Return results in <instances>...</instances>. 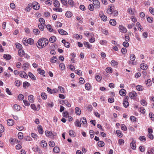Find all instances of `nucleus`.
<instances>
[{"instance_id":"1","label":"nucleus","mask_w":154,"mask_h":154,"mask_svg":"<svg viewBox=\"0 0 154 154\" xmlns=\"http://www.w3.org/2000/svg\"><path fill=\"white\" fill-rule=\"evenodd\" d=\"M49 43L48 40L45 38H41L38 41L37 46L39 48H42L47 46Z\"/></svg>"},{"instance_id":"2","label":"nucleus","mask_w":154,"mask_h":154,"mask_svg":"<svg viewBox=\"0 0 154 154\" xmlns=\"http://www.w3.org/2000/svg\"><path fill=\"white\" fill-rule=\"evenodd\" d=\"M45 133L46 136L51 138L54 137V136L56 134V133H55L54 134L52 132L49 131H45Z\"/></svg>"},{"instance_id":"3","label":"nucleus","mask_w":154,"mask_h":154,"mask_svg":"<svg viewBox=\"0 0 154 154\" xmlns=\"http://www.w3.org/2000/svg\"><path fill=\"white\" fill-rule=\"evenodd\" d=\"M137 94L134 91H132L129 93V96L132 99H134L137 96Z\"/></svg>"},{"instance_id":"4","label":"nucleus","mask_w":154,"mask_h":154,"mask_svg":"<svg viewBox=\"0 0 154 154\" xmlns=\"http://www.w3.org/2000/svg\"><path fill=\"white\" fill-rule=\"evenodd\" d=\"M119 28L120 32L123 33H126L127 32L126 28L122 25H120L119 26Z\"/></svg>"},{"instance_id":"5","label":"nucleus","mask_w":154,"mask_h":154,"mask_svg":"<svg viewBox=\"0 0 154 154\" xmlns=\"http://www.w3.org/2000/svg\"><path fill=\"white\" fill-rule=\"evenodd\" d=\"M114 10V7L112 5L110 6L107 9L106 12L109 14H112V11Z\"/></svg>"},{"instance_id":"6","label":"nucleus","mask_w":154,"mask_h":154,"mask_svg":"<svg viewBox=\"0 0 154 154\" xmlns=\"http://www.w3.org/2000/svg\"><path fill=\"white\" fill-rule=\"evenodd\" d=\"M18 74L22 78L27 79L28 76L26 73L23 71H21L19 72Z\"/></svg>"},{"instance_id":"7","label":"nucleus","mask_w":154,"mask_h":154,"mask_svg":"<svg viewBox=\"0 0 154 154\" xmlns=\"http://www.w3.org/2000/svg\"><path fill=\"white\" fill-rule=\"evenodd\" d=\"M93 4L94 5L95 9H98L100 8V3L99 1L97 0H94Z\"/></svg>"},{"instance_id":"8","label":"nucleus","mask_w":154,"mask_h":154,"mask_svg":"<svg viewBox=\"0 0 154 154\" xmlns=\"http://www.w3.org/2000/svg\"><path fill=\"white\" fill-rule=\"evenodd\" d=\"M32 7L34 9L38 10L40 8L39 4L37 2H35L32 4Z\"/></svg>"},{"instance_id":"9","label":"nucleus","mask_w":154,"mask_h":154,"mask_svg":"<svg viewBox=\"0 0 154 154\" xmlns=\"http://www.w3.org/2000/svg\"><path fill=\"white\" fill-rule=\"evenodd\" d=\"M58 31L59 33L62 35H66L68 34V33L66 31L62 29H59Z\"/></svg>"},{"instance_id":"10","label":"nucleus","mask_w":154,"mask_h":154,"mask_svg":"<svg viewBox=\"0 0 154 154\" xmlns=\"http://www.w3.org/2000/svg\"><path fill=\"white\" fill-rule=\"evenodd\" d=\"M29 63L27 62L24 63L22 67L23 69L25 70H26L29 68Z\"/></svg>"},{"instance_id":"11","label":"nucleus","mask_w":154,"mask_h":154,"mask_svg":"<svg viewBox=\"0 0 154 154\" xmlns=\"http://www.w3.org/2000/svg\"><path fill=\"white\" fill-rule=\"evenodd\" d=\"M7 123L9 126H12L14 124V122L12 119H9L7 121Z\"/></svg>"},{"instance_id":"12","label":"nucleus","mask_w":154,"mask_h":154,"mask_svg":"<svg viewBox=\"0 0 154 154\" xmlns=\"http://www.w3.org/2000/svg\"><path fill=\"white\" fill-rule=\"evenodd\" d=\"M62 103H63L66 106L69 107H70L71 106V104L69 103L68 101L66 100H62Z\"/></svg>"},{"instance_id":"13","label":"nucleus","mask_w":154,"mask_h":154,"mask_svg":"<svg viewBox=\"0 0 154 154\" xmlns=\"http://www.w3.org/2000/svg\"><path fill=\"white\" fill-rule=\"evenodd\" d=\"M38 130L40 134H42L43 133V130L42 127L41 125H38Z\"/></svg>"},{"instance_id":"14","label":"nucleus","mask_w":154,"mask_h":154,"mask_svg":"<svg viewBox=\"0 0 154 154\" xmlns=\"http://www.w3.org/2000/svg\"><path fill=\"white\" fill-rule=\"evenodd\" d=\"M57 60V58L55 56H54L50 60V62L53 63H55Z\"/></svg>"},{"instance_id":"15","label":"nucleus","mask_w":154,"mask_h":154,"mask_svg":"<svg viewBox=\"0 0 154 154\" xmlns=\"http://www.w3.org/2000/svg\"><path fill=\"white\" fill-rule=\"evenodd\" d=\"M25 53L24 50L21 49H20L18 51V54L20 56L22 57L24 56Z\"/></svg>"},{"instance_id":"16","label":"nucleus","mask_w":154,"mask_h":154,"mask_svg":"<svg viewBox=\"0 0 154 154\" xmlns=\"http://www.w3.org/2000/svg\"><path fill=\"white\" fill-rule=\"evenodd\" d=\"M135 142L132 141L130 144V146L132 149H135L136 148V145L135 144Z\"/></svg>"},{"instance_id":"17","label":"nucleus","mask_w":154,"mask_h":154,"mask_svg":"<svg viewBox=\"0 0 154 154\" xmlns=\"http://www.w3.org/2000/svg\"><path fill=\"white\" fill-rule=\"evenodd\" d=\"M109 24L112 26H115L116 24V20L114 19H111L109 21Z\"/></svg>"},{"instance_id":"18","label":"nucleus","mask_w":154,"mask_h":154,"mask_svg":"<svg viewBox=\"0 0 154 154\" xmlns=\"http://www.w3.org/2000/svg\"><path fill=\"white\" fill-rule=\"evenodd\" d=\"M28 75L29 77L33 80H35L36 78L34 75L31 72H29L28 73Z\"/></svg>"},{"instance_id":"19","label":"nucleus","mask_w":154,"mask_h":154,"mask_svg":"<svg viewBox=\"0 0 154 154\" xmlns=\"http://www.w3.org/2000/svg\"><path fill=\"white\" fill-rule=\"evenodd\" d=\"M126 93V91L124 89H122L119 91V94L122 96H125Z\"/></svg>"},{"instance_id":"20","label":"nucleus","mask_w":154,"mask_h":154,"mask_svg":"<svg viewBox=\"0 0 154 154\" xmlns=\"http://www.w3.org/2000/svg\"><path fill=\"white\" fill-rule=\"evenodd\" d=\"M75 111L76 115H80L81 113L80 109L78 107H76L75 109Z\"/></svg>"},{"instance_id":"21","label":"nucleus","mask_w":154,"mask_h":154,"mask_svg":"<svg viewBox=\"0 0 154 154\" xmlns=\"http://www.w3.org/2000/svg\"><path fill=\"white\" fill-rule=\"evenodd\" d=\"M56 40V37L54 36H52L49 39V42L51 43L54 42Z\"/></svg>"},{"instance_id":"22","label":"nucleus","mask_w":154,"mask_h":154,"mask_svg":"<svg viewBox=\"0 0 154 154\" xmlns=\"http://www.w3.org/2000/svg\"><path fill=\"white\" fill-rule=\"evenodd\" d=\"M4 58L7 60H9L11 58V56L9 54H4L3 56Z\"/></svg>"},{"instance_id":"23","label":"nucleus","mask_w":154,"mask_h":154,"mask_svg":"<svg viewBox=\"0 0 154 154\" xmlns=\"http://www.w3.org/2000/svg\"><path fill=\"white\" fill-rule=\"evenodd\" d=\"M140 67L141 69L145 70L147 69V66L146 64L142 63L140 65Z\"/></svg>"},{"instance_id":"24","label":"nucleus","mask_w":154,"mask_h":154,"mask_svg":"<svg viewBox=\"0 0 154 154\" xmlns=\"http://www.w3.org/2000/svg\"><path fill=\"white\" fill-rule=\"evenodd\" d=\"M137 90L139 91H141L143 89V87L141 85H137L136 87Z\"/></svg>"},{"instance_id":"25","label":"nucleus","mask_w":154,"mask_h":154,"mask_svg":"<svg viewBox=\"0 0 154 154\" xmlns=\"http://www.w3.org/2000/svg\"><path fill=\"white\" fill-rule=\"evenodd\" d=\"M84 44L85 47L88 48H91L92 47V45L89 44L88 42H84Z\"/></svg>"},{"instance_id":"26","label":"nucleus","mask_w":154,"mask_h":154,"mask_svg":"<svg viewBox=\"0 0 154 154\" xmlns=\"http://www.w3.org/2000/svg\"><path fill=\"white\" fill-rule=\"evenodd\" d=\"M130 119L132 122H136L137 121V119L136 118V117L132 116H130Z\"/></svg>"},{"instance_id":"27","label":"nucleus","mask_w":154,"mask_h":154,"mask_svg":"<svg viewBox=\"0 0 154 154\" xmlns=\"http://www.w3.org/2000/svg\"><path fill=\"white\" fill-rule=\"evenodd\" d=\"M27 42L29 45H33L34 43V41L32 38H29L27 40Z\"/></svg>"},{"instance_id":"28","label":"nucleus","mask_w":154,"mask_h":154,"mask_svg":"<svg viewBox=\"0 0 154 154\" xmlns=\"http://www.w3.org/2000/svg\"><path fill=\"white\" fill-rule=\"evenodd\" d=\"M136 25L138 27V29L140 31H143V29L141 27L140 23L139 22H137L136 23Z\"/></svg>"},{"instance_id":"29","label":"nucleus","mask_w":154,"mask_h":154,"mask_svg":"<svg viewBox=\"0 0 154 154\" xmlns=\"http://www.w3.org/2000/svg\"><path fill=\"white\" fill-rule=\"evenodd\" d=\"M80 121L82 122V124L83 125H86L87 124V121L86 118L83 117L81 118L80 119Z\"/></svg>"},{"instance_id":"30","label":"nucleus","mask_w":154,"mask_h":154,"mask_svg":"<svg viewBox=\"0 0 154 154\" xmlns=\"http://www.w3.org/2000/svg\"><path fill=\"white\" fill-rule=\"evenodd\" d=\"M37 71L38 72L41 74L43 75L45 73V71L43 70L41 68H38L37 69Z\"/></svg>"},{"instance_id":"31","label":"nucleus","mask_w":154,"mask_h":154,"mask_svg":"<svg viewBox=\"0 0 154 154\" xmlns=\"http://www.w3.org/2000/svg\"><path fill=\"white\" fill-rule=\"evenodd\" d=\"M14 109L17 111L20 110V106L17 104L14 105Z\"/></svg>"},{"instance_id":"32","label":"nucleus","mask_w":154,"mask_h":154,"mask_svg":"<svg viewBox=\"0 0 154 154\" xmlns=\"http://www.w3.org/2000/svg\"><path fill=\"white\" fill-rule=\"evenodd\" d=\"M75 125L78 127H81V125L78 119L76 120L75 123Z\"/></svg>"},{"instance_id":"33","label":"nucleus","mask_w":154,"mask_h":154,"mask_svg":"<svg viewBox=\"0 0 154 154\" xmlns=\"http://www.w3.org/2000/svg\"><path fill=\"white\" fill-rule=\"evenodd\" d=\"M69 135L72 137L75 136V132L72 130H70L69 131Z\"/></svg>"},{"instance_id":"34","label":"nucleus","mask_w":154,"mask_h":154,"mask_svg":"<svg viewBox=\"0 0 154 154\" xmlns=\"http://www.w3.org/2000/svg\"><path fill=\"white\" fill-rule=\"evenodd\" d=\"M41 146L43 147H46L47 146V142L44 140H42L41 141Z\"/></svg>"},{"instance_id":"35","label":"nucleus","mask_w":154,"mask_h":154,"mask_svg":"<svg viewBox=\"0 0 154 154\" xmlns=\"http://www.w3.org/2000/svg\"><path fill=\"white\" fill-rule=\"evenodd\" d=\"M102 78V76L100 75H97L96 76V80L98 82H99L101 81Z\"/></svg>"},{"instance_id":"36","label":"nucleus","mask_w":154,"mask_h":154,"mask_svg":"<svg viewBox=\"0 0 154 154\" xmlns=\"http://www.w3.org/2000/svg\"><path fill=\"white\" fill-rule=\"evenodd\" d=\"M54 5L56 7H59L60 6V3L57 0H55L54 2Z\"/></svg>"},{"instance_id":"37","label":"nucleus","mask_w":154,"mask_h":154,"mask_svg":"<svg viewBox=\"0 0 154 154\" xmlns=\"http://www.w3.org/2000/svg\"><path fill=\"white\" fill-rule=\"evenodd\" d=\"M106 71L107 73H110L112 72V69L111 67H107L106 69Z\"/></svg>"},{"instance_id":"38","label":"nucleus","mask_w":154,"mask_h":154,"mask_svg":"<svg viewBox=\"0 0 154 154\" xmlns=\"http://www.w3.org/2000/svg\"><path fill=\"white\" fill-rule=\"evenodd\" d=\"M53 151L55 153H58L60 151V149L58 147L55 146L54 148Z\"/></svg>"},{"instance_id":"39","label":"nucleus","mask_w":154,"mask_h":154,"mask_svg":"<svg viewBox=\"0 0 154 154\" xmlns=\"http://www.w3.org/2000/svg\"><path fill=\"white\" fill-rule=\"evenodd\" d=\"M121 127L122 130L124 131H126L127 130V128L125 125L124 124H122L121 125Z\"/></svg>"},{"instance_id":"40","label":"nucleus","mask_w":154,"mask_h":154,"mask_svg":"<svg viewBox=\"0 0 154 154\" xmlns=\"http://www.w3.org/2000/svg\"><path fill=\"white\" fill-rule=\"evenodd\" d=\"M73 36L77 39H78L79 38H82V35H80L77 34H74V35Z\"/></svg>"},{"instance_id":"41","label":"nucleus","mask_w":154,"mask_h":154,"mask_svg":"<svg viewBox=\"0 0 154 154\" xmlns=\"http://www.w3.org/2000/svg\"><path fill=\"white\" fill-rule=\"evenodd\" d=\"M33 32L35 35H38L40 33V31L37 29H35L33 30Z\"/></svg>"},{"instance_id":"42","label":"nucleus","mask_w":154,"mask_h":154,"mask_svg":"<svg viewBox=\"0 0 154 154\" xmlns=\"http://www.w3.org/2000/svg\"><path fill=\"white\" fill-rule=\"evenodd\" d=\"M63 116L66 118H67L69 116V114L68 112L65 111L63 113Z\"/></svg>"},{"instance_id":"43","label":"nucleus","mask_w":154,"mask_h":154,"mask_svg":"<svg viewBox=\"0 0 154 154\" xmlns=\"http://www.w3.org/2000/svg\"><path fill=\"white\" fill-rule=\"evenodd\" d=\"M23 87L24 88H26V87H29L30 85V84L27 82H24L23 83Z\"/></svg>"},{"instance_id":"44","label":"nucleus","mask_w":154,"mask_h":154,"mask_svg":"<svg viewBox=\"0 0 154 154\" xmlns=\"http://www.w3.org/2000/svg\"><path fill=\"white\" fill-rule=\"evenodd\" d=\"M138 110L142 113L144 114L145 112V109L143 107H140L139 109Z\"/></svg>"},{"instance_id":"45","label":"nucleus","mask_w":154,"mask_h":154,"mask_svg":"<svg viewBox=\"0 0 154 154\" xmlns=\"http://www.w3.org/2000/svg\"><path fill=\"white\" fill-rule=\"evenodd\" d=\"M98 145L100 147H103L104 145V143L103 141H99L98 142Z\"/></svg>"},{"instance_id":"46","label":"nucleus","mask_w":154,"mask_h":154,"mask_svg":"<svg viewBox=\"0 0 154 154\" xmlns=\"http://www.w3.org/2000/svg\"><path fill=\"white\" fill-rule=\"evenodd\" d=\"M33 98L34 97L32 95H30L28 96V100L30 102H33Z\"/></svg>"},{"instance_id":"47","label":"nucleus","mask_w":154,"mask_h":154,"mask_svg":"<svg viewBox=\"0 0 154 154\" xmlns=\"http://www.w3.org/2000/svg\"><path fill=\"white\" fill-rule=\"evenodd\" d=\"M100 43L102 45H105L106 44L107 42L106 40H100Z\"/></svg>"},{"instance_id":"48","label":"nucleus","mask_w":154,"mask_h":154,"mask_svg":"<svg viewBox=\"0 0 154 154\" xmlns=\"http://www.w3.org/2000/svg\"><path fill=\"white\" fill-rule=\"evenodd\" d=\"M130 58L131 60L134 61L135 59V56L134 54H131L130 56Z\"/></svg>"},{"instance_id":"49","label":"nucleus","mask_w":154,"mask_h":154,"mask_svg":"<svg viewBox=\"0 0 154 154\" xmlns=\"http://www.w3.org/2000/svg\"><path fill=\"white\" fill-rule=\"evenodd\" d=\"M65 15L67 17H70L72 16L71 13L69 11H67L66 12Z\"/></svg>"},{"instance_id":"50","label":"nucleus","mask_w":154,"mask_h":154,"mask_svg":"<svg viewBox=\"0 0 154 154\" xmlns=\"http://www.w3.org/2000/svg\"><path fill=\"white\" fill-rule=\"evenodd\" d=\"M18 136L19 139H22L23 138V134L22 133L19 132L18 133Z\"/></svg>"},{"instance_id":"51","label":"nucleus","mask_w":154,"mask_h":154,"mask_svg":"<svg viewBox=\"0 0 154 154\" xmlns=\"http://www.w3.org/2000/svg\"><path fill=\"white\" fill-rule=\"evenodd\" d=\"M90 85L89 83H87L85 85V87L86 90H89L90 88Z\"/></svg>"},{"instance_id":"52","label":"nucleus","mask_w":154,"mask_h":154,"mask_svg":"<svg viewBox=\"0 0 154 154\" xmlns=\"http://www.w3.org/2000/svg\"><path fill=\"white\" fill-rule=\"evenodd\" d=\"M41 96L43 99L45 100L47 98L46 94L45 93L43 92L41 94Z\"/></svg>"},{"instance_id":"53","label":"nucleus","mask_w":154,"mask_h":154,"mask_svg":"<svg viewBox=\"0 0 154 154\" xmlns=\"http://www.w3.org/2000/svg\"><path fill=\"white\" fill-rule=\"evenodd\" d=\"M58 91H60V93H64V88L62 86H59L58 87Z\"/></svg>"},{"instance_id":"54","label":"nucleus","mask_w":154,"mask_h":154,"mask_svg":"<svg viewBox=\"0 0 154 154\" xmlns=\"http://www.w3.org/2000/svg\"><path fill=\"white\" fill-rule=\"evenodd\" d=\"M88 8L89 10L91 11H93L94 10V5L91 4H90L89 5Z\"/></svg>"},{"instance_id":"55","label":"nucleus","mask_w":154,"mask_h":154,"mask_svg":"<svg viewBox=\"0 0 154 154\" xmlns=\"http://www.w3.org/2000/svg\"><path fill=\"white\" fill-rule=\"evenodd\" d=\"M139 139L141 141H145L146 140V138L144 136H140L139 138Z\"/></svg>"},{"instance_id":"56","label":"nucleus","mask_w":154,"mask_h":154,"mask_svg":"<svg viewBox=\"0 0 154 154\" xmlns=\"http://www.w3.org/2000/svg\"><path fill=\"white\" fill-rule=\"evenodd\" d=\"M31 137L34 138L35 140H37V139L38 136L36 134L34 133H32L31 134Z\"/></svg>"},{"instance_id":"57","label":"nucleus","mask_w":154,"mask_h":154,"mask_svg":"<svg viewBox=\"0 0 154 154\" xmlns=\"http://www.w3.org/2000/svg\"><path fill=\"white\" fill-rule=\"evenodd\" d=\"M54 11H58L59 12H62V9L61 8H54L53 9Z\"/></svg>"},{"instance_id":"58","label":"nucleus","mask_w":154,"mask_h":154,"mask_svg":"<svg viewBox=\"0 0 154 154\" xmlns=\"http://www.w3.org/2000/svg\"><path fill=\"white\" fill-rule=\"evenodd\" d=\"M24 98L23 95L22 94H20L18 96V99L20 100H22Z\"/></svg>"},{"instance_id":"59","label":"nucleus","mask_w":154,"mask_h":154,"mask_svg":"<svg viewBox=\"0 0 154 154\" xmlns=\"http://www.w3.org/2000/svg\"><path fill=\"white\" fill-rule=\"evenodd\" d=\"M47 28L50 32H52L53 31V29L51 28V26L50 25L48 24L46 26Z\"/></svg>"},{"instance_id":"60","label":"nucleus","mask_w":154,"mask_h":154,"mask_svg":"<svg viewBox=\"0 0 154 154\" xmlns=\"http://www.w3.org/2000/svg\"><path fill=\"white\" fill-rule=\"evenodd\" d=\"M111 64L112 66L117 65L118 64L117 62L114 60H112L111 62Z\"/></svg>"},{"instance_id":"61","label":"nucleus","mask_w":154,"mask_h":154,"mask_svg":"<svg viewBox=\"0 0 154 154\" xmlns=\"http://www.w3.org/2000/svg\"><path fill=\"white\" fill-rule=\"evenodd\" d=\"M147 136L151 140H153L154 138V136L151 133H148L147 134Z\"/></svg>"},{"instance_id":"62","label":"nucleus","mask_w":154,"mask_h":154,"mask_svg":"<svg viewBox=\"0 0 154 154\" xmlns=\"http://www.w3.org/2000/svg\"><path fill=\"white\" fill-rule=\"evenodd\" d=\"M116 133L118 136L120 137H121L122 136V134L121 133V131H120L118 130L116 131Z\"/></svg>"},{"instance_id":"63","label":"nucleus","mask_w":154,"mask_h":154,"mask_svg":"<svg viewBox=\"0 0 154 154\" xmlns=\"http://www.w3.org/2000/svg\"><path fill=\"white\" fill-rule=\"evenodd\" d=\"M112 15H113V16L116 17V16H117L118 15V12L117 10H113L112 11Z\"/></svg>"},{"instance_id":"64","label":"nucleus","mask_w":154,"mask_h":154,"mask_svg":"<svg viewBox=\"0 0 154 154\" xmlns=\"http://www.w3.org/2000/svg\"><path fill=\"white\" fill-rule=\"evenodd\" d=\"M140 103L142 105L144 106L147 105V103L146 101L144 100H141Z\"/></svg>"}]
</instances>
